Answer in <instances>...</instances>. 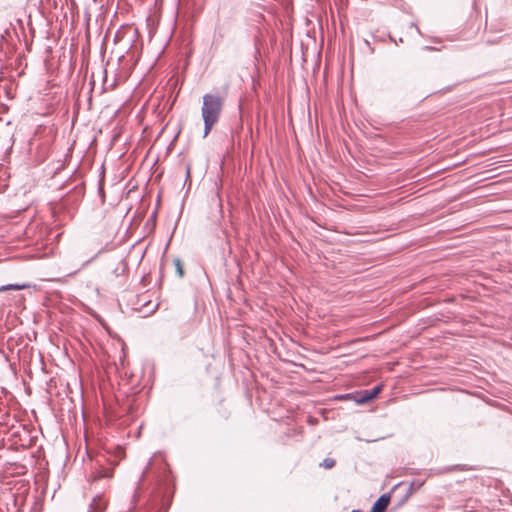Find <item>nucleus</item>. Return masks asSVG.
Wrapping results in <instances>:
<instances>
[{"mask_svg":"<svg viewBox=\"0 0 512 512\" xmlns=\"http://www.w3.org/2000/svg\"><path fill=\"white\" fill-rule=\"evenodd\" d=\"M352 512H361L360 510H353Z\"/></svg>","mask_w":512,"mask_h":512,"instance_id":"9","label":"nucleus"},{"mask_svg":"<svg viewBox=\"0 0 512 512\" xmlns=\"http://www.w3.org/2000/svg\"><path fill=\"white\" fill-rule=\"evenodd\" d=\"M173 265L175 267V272L179 278L184 276V268L181 260L179 258H175L173 260Z\"/></svg>","mask_w":512,"mask_h":512,"instance_id":"4","label":"nucleus"},{"mask_svg":"<svg viewBox=\"0 0 512 512\" xmlns=\"http://www.w3.org/2000/svg\"><path fill=\"white\" fill-rule=\"evenodd\" d=\"M93 2H97V0H93Z\"/></svg>","mask_w":512,"mask_h":512,"instance_id":"10","label":"nucleus"},{"mask_svg":"<svg viewBox=\"0 0 512 512\" xmlns=\"http://www.w3.org/2000/svg\"><path fill=\"white\" fill-rule=\"evenodd\" d=\"M29 287H30V284H28V283L8 284V285L1 286L0 292H5L8 290H24V289H28Z\"/></svg>","mask_w":512,"mask_h":512,"instance_id":"3","label":"nucleus"},{"mask_svg":"<svg viewBox=\"0 0 512 512\" xmlns=\"http://www.w3.org/2000/svg\"><path fill=\"white\" fill-rule=\"evenodd\" d=\"M390 503V495L383 494L380 498L374 503L371 512H385L388 505Z\"/></svg>","mask_w":512,"mask_h":512,"instance_id":"2","label":"nucleus"},{"mask_svg":"<svg viewBox=\"0 0 512 512\" xmlns=\"http://www.w3.org/2000/svg\"><path fill=\"white\" fill-rule=\"evenodd\" d=\"M380 391H381V386L374 387L369 395L364 396L363 401H368V400L375 398L379 394Z\"/></svg>","mask_w":512,"mask_h":512,"instance_id":"6","label":"nucleus"},{"mask_svg":"<svg viewBox=\"0 0 512 512\" xmlns=\"http://www.w3.org/2000/svg\"><path fill=\"white\" fill-rule=\"evenodd\" d=\"M336 464V461L332 458H326L322 461V463L320 464L321 467L325 468V469H331L335 466Z\"/></svg>","mask_w":512,"mask_h":512,"instance_id":"7","label":"nucleus"},{"mask_svg":"<svg viewBox=\"0 0 512 512\" xmlns=\"http://www.w3.org/2000/svg\"><path fill=\"white\" fill-rule=\"evenodd\" d=\"M101 502H102L101 499H94L91 507L92 508H99V511L101 512L105 508V506H106L105 503L102 504Z\"/></svg>","mask_w":512,"mask_h":512,"instance_id":"8","label":"nucleus"},{"mask_svg":"<svg viewBox=\"0 0 512 512\" xmlns=\"http://www.w3.org/2000/svg\"><path fill=\"white\" fill-rule=\"evenodd\" d=\"M112 476H113V470L103 469L101 472H99L93 476V480H98L103 477L112 478Z\"/></svg>","mask_w":512,"mask_h":512,"instance_id":"5","label":"nucleus"},{"mask_svg":"<svg viewBox=\"0 0 512 512\" xmlns=\"http://www.w3.org/2000/svg\"><path fill=\"white\" fill-rule=\"evenodd\" d=\"M225 102V94L206 93L202 97L201 117L204 122V137H206L221 117Z\"/></svg>","mask_w":512,"mask_h":512,"instance_id":"1","label":"nucleus"}]
</instances>
